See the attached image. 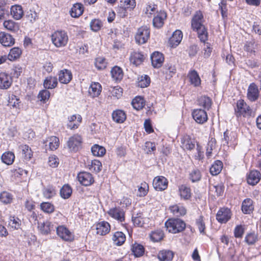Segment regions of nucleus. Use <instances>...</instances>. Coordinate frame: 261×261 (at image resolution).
<instances>
[{
	"label": "nucleus",
	"instance_id": "1",
	"mask_svg": "<svg viewBox=\"0 0 261 261\" xmlns=\"http://www.w3.org/2000/svg\"><path fill=\"white\" fill-rule=\"evenodd\" d=\"M204 19L202 12L196 11L191 20V28L194 31L197 32L200 41L205 42L207 40L208 33L203 25Z\"/></svg>",
	"mask_w": 261,
	"mask_h": 261
},
{
	"label": "nucleus",
	"instance_id": "2",
	"mask_svg": "<svg viewBox=\"0 0 261 261\" xmlns=\"http://www.w3.org/2000/svg\"><path fill=\"white\" fill-rule=\"evenodd\" d=\"M51 41L56 47L65 46L68 41V36L64 31H55L51 36Z\"/></svg>",
	"mask_w": 261,
	"mask_h": 261
},
{
	"label": "nucleus",
	"instance_id": "3",
	"mask_svg": "<svg viewBox=\"0 0 261 261\" xmlns=\"http://www.w3.org/2000/svg\"><path fill=\"white\" fill-rule=\"evenodd\" d=\"M165 226L169 232L176 233L184 230L186 224L181 219H170L166 222Z\"/></svg>",
	"mask_w": 261,
	"mask_h": 261
},
{
	"label": "nucleus",
	"instance_id": "4",
	"mask_svg": "<svg viewBox=\"0 0 261 261\" xmlns=\"http://www.w3.org/2000/svg\"><path fill=\"white\" fill-rule=\"evenodd\" d=\"M150 30L147 26L139 28L135 35V40L139 44L146 43L150 37Z\"/></svg>",
	"mask_w": 261,
	"mask_h": 261
},
{
	"label": "nucleus",
	"instance_id": "5",
	"mask_svg": "<svg viewBox=\"0 0 261 261\" xmlns=\"http://www.w3.org/2000/svg\"><path fill=\"white\" fill-rule=\"evenodd\" d=\"M82 138L78 134L74 135L69 138L67 144L68 149L71 152H77L81 147Z\"/></svg>",
	"mask_w": 261,
	"mask_h": 261
},
{
	"label": "nucleus",
	"instance_id": "6",
	"mask_svg": "<svg viewBox=\"0 0 261 261\" xmlns=\"http://www.w3.org/2000/svg\"><path fill=\"white\" fill-rule=\"evenodd\" d=\"M237 116L246 117L251 115V110L244 100L240 99L237 101V108L235 109Z\"/></svg>",
	"mask_w": 261,
	"mask_h": 261
},
{
	"label": "nucleus",
	"instance_id": "7",
	"mask_svg": "<svg viewBox=\"0 0 261 261\" xmlns=\"http://www.w3.org/2000/svg\"><path fill=\"white\" fill-rule=\"evenodd\" d=\"M57 235L63 240L72 241L74 239L73 234L65 226H59L56 228Z\"/></svg>",
	"mask_w": 261,
	"mask_h": 261
},
{
	"label": "nucleus",
	"instance_id": "8",
	"mask_svg": "<svg viewBox=\"0 0 261 261\" xmlns=\"http://www.w3.org/2000/svg\"><path fill=\"white\" fill-rule=\"evenodd\" d=\"M107 213L109 216L116 220L119 222H122L124 221V212L120 207L111 208L108 211Z\"/></svg>",
	"mask_w": 261,
	"mask_h": 261
},
{
	"label": "nucleus",
	"instance_id": "9",
	"mask_svg": "<svg viewBox=\"0 0 261 261\" xmlns=\"http://www.w3.org/2000/svg\"><path fill=\"white\" fill-rule=\"evenodd\" d=\"M192 116L195 121L199 124H203L207 121L208 117L205 110L201 109L194 110Z\"/></svg>",
	"mask_w": 261,
	"mask_h": 261
},
{
	"label": "nucleus",
	"instance_id": "10",
	"mask_svg": "<svg viewBox=\"0 0 261 261\" xmlns=\"http://www.w3.org/2000/svg\"><path fill=\"white\" fill-rule=\"evenodd\" d=\"M231 213L228 208H220L216 215V219L221 223H226L231 218Z\"/></svg>",
	"mask_w": 261,
	"mask_h": 261
},
{
	"label": "nucleus",
	"instance_id": "11",
	"mask_svg": "<svg viewBox=\"0 0 261 261\" xmlns=\"http://www.w3.org/2000/svg\"><path fill=\"white\" fill-rule=\"evenodd\" d=\"M77 178L79 182L84 186H89L94 181L92 175L87 172H82L79 173Z\"/></svg>",
	"mask_w": 261,
	"mask_h": 261
},
{
	"label": "nucleus",
	"instance_id": "12",
	"mask_svg": "<svg viewBox=\"0 0 261 261\" xmlns=\"http://www.w3.org/2000/svg\"><path fill=\"white\" fill-rule=\"evenodd\" d=\"M168 181L164 176L155 177L153 180V186L157 191H163L167 188Z\"/></svg>",
	"mask_w": 261,
	"mask_h": 261
},
{
	"label": "nucleus",
	"instance_id": "13",
	"mask_svg": "<svg viewBox=\"0 0 261 261\" xmlns=\"http://www.w3.org/2000/svg\"><path fill=\"white\" fill-rule=\"evenodd\" d=\"M167 18V14L164 11L156 12L153 19V25L157 29L161 28L164 24V21Z\"/></svg>",
	"mask_w": 261,
	"mask_h": 261
},
{
	"label": "nucleus",
	"instance_id": "14",
	"mask_svg": "<svg viewBox=\"0 0 261 261\" xmlns=\"http://www.w3.org/2000/svg\"><path fill=\"white\" fill-rule=\"evenodd\" d=\"M13 82L12 76L4 72L0 73V89H7L10 87Z\"/></svg>",
	"mask_w": 261,
	"mask_h": 261
},
{
	"label": "nucleus",
	"instance_id": "15",
	"mask_svg": "<svg viewBox=\"0 0 261 261\" xmlns=\"http://www.w3.org/2000/svg\"><path fill=\"white\" fill-rule=\"evenodd\" d=\"M243 49L247 53L248 56H255L258 51V44L253 40L247 41Z\"/></svg>",
	"mask_w": 261,
	"mask_h": 261
},
{
	"label": "nucleus",
	"instance_id": "16",
	"mask_svg": "<svg viewBox=\"0 0 261 261\" xmlns=\"http://www.w3.org/2000/svg\"><path fill=\"white\" fill-rule=\"evenodd\" d=\"M67 127L70 129H77L82 121V117L79 114H74L68 117Z\"/></svg>",
	"mask_w": 261,
	"mask_h": 261
},
{
	"label": "nucleus",
	"instance_id": "17",
	"mask_svg": "<svg viewBox=\"0 0 261 261\" xmlns=\"http://www.w3.org/2000/svg\"><path fill=\"white\" fill-rule=\"evenodd\" d=\"M196 142L189 136H184L181 139V147L185 150H192L195 148Z\"/></svg>",
	"mask_w": 261,
	"mask_h": 261
},
{
	"label": "nucleus",
	"instance_id": "18",
	"mask_svg": "<svg viewBox=\"0 0 261 261\" xmlns=\"http://www.w3.org/2000/svg\"><path fill=\"white\" fill-rule=\"evenodd\" d=\"M95 229L97 234L105 236L110 232L111 226L108 222L103 221L96 223Z\"/></svg>",
	"mask_w": 261,
	"mask_h": 261
},
{
	"label": "nucleus",
	"instance_id": "19",
	"mask_svg": "<svg viewBox=\"0 0 261 261\" xmlns=\"http://www.w3.org/2000/svg\"><path fill=\"white\" fill-rule=\"evenodd\" d=\"M182 33L180 30H176L175 31L169 40L171 47L174 48L178 46L182 39Z\"/></svg>",
	"mask_w": 261,
	"mask_h": 261
},
{
	"label": "nucleus",
	"instance_id": "20",
	"mask_svg": "<svg viewBox=\"0 0 261 261\" xmlns=\"http://www.w3.org/2000/svg\"><path fill=\"white\" fill-rule=\"evenodd\" d=\"M152 65L154 68H160L162 66L164 61L163 55L158 51H155L151 56Z\"/></svg>",
	"mask_w": 261,
	"mask_h": 261
},
{
	"label": "nucleus",
	"instance_id": "21",
	"mask_svg": "<svg viewBox=\"0 0 261 261\" xmlns=\"http://www.w3.org/2000/svg\"><path fill=\"white\" fill-rule=\"evenodd\" d=\"M43 143L45 144L46 147H48V149L50 150L54 151L56 150L59 146V139L56 136H50L47 138L44 141Z\"/></svg>",
	"mask_w": 261,
	"mask_h": 261
},
{
	"label": "nucleus",
	"instance_id": "22",
	"mask_svg": "<svg viewBox=\"0 0 261 261\" xmlns=\"http://www.w3.org/2000/svg\"><path fill=\"white\" fill-rule=\"evenodd\" d=\"M0 43L4 46L9 47L14 44L15 39L10 34L1 32Z\"/></svg>",
	"mask_w": 261,
	"mask_h": 261
},
{
	"label": "nucleus",
	"instance_id": "23",
	"mask_svg": "<svg viewBox=\"0 0 261 261\" xmlns=\"http://www.w3.org/2000/svg\"><path fill=\"white\" fill-rule=\"evenodd\" d=\"M102 90L101 85L98 82H92L88 89V94L92 98L98 97Z\"/></svg>",
	"mask_w": 261,
	"mask_h": 261
},
{
	"label": "nucleus",
	"instance_id": "24",
	"mask_svg": "<svg viewBox=\"0 0 261 261\" xmlns=\"http://www.w3.org/2000/svg\"><path fill=\"white\" fill-rule=\"evenodd\" d=\"M259 96L257 86L254 83H251L248 89L247 97L251 101H255Z\"/></svg>",
	"mask_w": 261,
	"mask_h": 261
},
{
	"label": "nucleus",
	"instance_id": "25",
	"mask_svg": "<svg viewBox=\"0 0 261 261\" xmlns=\"http://www.w3.org/2000/svg\"><path fill=\"white\" fill-rule=\"evenodd\" d=\"M178 192L180 198L185 200L189 199L192 196L190 188L185 185L178 186Z\"/></svg>",
	"mask_w": 261,
	"mask_h": 261
},
{
	"label": "nucleus",
	"instance_id": "26",
	"mask_svg": "<svg viewBox=\"0 0 261 261\" xmlns=\"http://www.w3.org/2000/svg\"><path fill=\"white\" fill-rule=\"evenodd\" d=\"M188 77L189 79V81L191 84L193 85L195 87H198L201 84V80L195 70H190L188 74Z\"/></svg>",
	"mask_w": 261,
	"mask_h": 261
},
{
	"label": "nucleus",
	"instance_id": "27",
	"mask_svg": "<svg viewBox=\"0 0 261 261\" xmlns=\"http://www.w3.org/2000/svg\"><path fill=\"white\" fill-rule=\"evenodd\" d=\"M254 210L253 200L250 198L244 199L242 204V211L244 214H250Z\"/></svg>",
	"mask_w": 261,
	"mask_h": 261
},
{
	"label": "nucleus",
	"instance_id": "28",
	"mask_svg": "<svg viewBox=\"0 0 261 261\" xmlns=\"http://www.w3.org/2000/svg\"><path fill=\"white\" fill-rule=\"evenodd\" d=\"M10 13L12 17L15 20L20 19L24 14L22 7L18 5L11 7Z\"/></svg>",
	"mask_w": 261,
	"mask_h": 261
},
{
	"label": "nucleus",
	"instance_id": "29",
	"mask_svg": "<svg viewBox=\"0 0 261 261\" xmlns=\"http://www.w3.org/2000/svg\"><path fill=\"white\" fill-rule=\"evenodd\" d=\"M173 256V252L170 250H161L158 254V258L160 261H171Z\"/></svg>",
	"mask_w": 261,
	"mask_h": 261
},
{
	"label": "nucleus",
	"instance_id": "30",
	"mask_svg": "<svg viewBox=\"0 0 261 261\" xmlns=\"http://www.w3.org/2000/svg\"><path fill=\"white\" fill-rule=\"evenodd\" d=\"M260 179V173L257 170L251 171L247 176V182L251 185H255Z\"/></svg>",
	"mask_w": 261,
	"mask_h": 261
},
{
	"label": "nucleus",
	"instance_id": "31",
	"mask_svg": "<svg viewBox=\"0 0 261 261\" xmlns=\"http://www.w3.org/2000/svg\"><path fill=\"white\" fill-rule=\"evenodd\" d=\"M72 77L70 71L67 69L61 70L59 73V81L62 84H68L71 80Z\"/></svg>",
	"mask_w": 261,
	"mask_h": 261
},
{
	"label": "nucleus",
	"instance_id": "32",
	"mask_svg": "<svg viewBox=\"0 0 261 261\" xmlns=\"http://www.w3.org/2000/svg\"><path fill=\"white\" fill-rule=\"evenodd\" d=\"M143 55L140 52L133 51L130 54L129 61L131 63L137 66L140 65L143 61Z\"/></svg>",
	"mask_w": 261,
	"mask_h": 261
},
{
	"label": "nucleus",
	"instance_id": "33",
	"mask_svg": "<svg viewBox=\"0 0 261 261\" xmlns=\"http://www.w3.org/2000/svg\"><path fill=\"white\" fill-rule=\"evenodd\" d=\"M169 209L173 215L177 217L185 215L187 211L185 207L180 204H174L170 206Z\"/></svg>",
	"mask_w": 261,
	"mask_h": 261
},
{
	"label": "nucleus",
	"instance_id": "34",
	"mask_svg": "<svg viewBox=\"0 0 261 261\" xmlns=\"http://www.w3.org/2000/svg\"><path fill=\"white\" fill-rule=\"evenodd\" d=\"M112 118L117 123H122L126 119V114L120 110L114 111L112 113Z\"/></svg>",
	"mask_w": 261,
	"mask_h": 261
},
{
	"label": "nucleus",
	"instance_id": "35",
	"mask_svg": "<svg viewBox=\"0 0 261 261\" xmlns=\"http://www.w3.org/2000/svg\"><path fill=\"white\" fill-rule=\"evenodd\" d=\"M112 240L116 245L121 246L125 241V235L121 231H117L113 234Z\"/></svg>",
	"mask_w": 261,
	"mask_h": 261
},
{
	"label": "nucleus",
	"instance_id": "36",
	"mask_svg": "<svg viewBox=\"0 0 261 261\" xmlns=\"http://www.w3.org/2000/svg\"><path fill=\"white\" fill-rule=\"evenodd\" d=\"M84 11L83 5L80 3L74 4L70 11V15L72 17L76 18L81 16Z\"/></svg>",
	"mask_w": 261,
	"mask_h": 261
},
{
	"label": "nucleus",
	"instance_id": "37",
	"mask_svg": "<svg viewBox=\"0 0 261 261\" xmlns=\"http://www.w3.org/2000/svg\"><path fill=\"white\" fill-rule=\"evenodd\" d=\"M3 25L6 29L12 32H17L19 30L18 23L12 20H5L3 23Z\"/></svg>",
	"mask_w": 261,
	"mask_h": 261
},
{
	"label": "nucleus",
	"instance_id": "38",
	"mask_svg": "<svg viewBox=\"0 0 261 261\" xmlns=\"http://www.w3.org/2000/svg\"><path fill=\"white\" fill-rule=\"evenodd\" d=\"M198 105L208 110L211 108L212 101L211 99L205 96H201L198 100Z\"/></svg>",
	"mask_w": 261,
	"mask_h": 261
},
{
	"label": "nucleus",
	"instance_id": "39",
	"mask_svg": "<svg viewBox=\"0 0 261 261\" xmlns=\"http://www.w3.org/2000/svg\"><path fill=\"white\" fill-rule=\"evenodd\" d=\"M57 79L54 76L47 77L43 83L44 87L46 89H54L57 87Z\"/></svg>",
	"mask_w": 261,
	"mask_h": 261
},
{
	"label": "nucleus",
	"instance_id": "40",
	"mask_svg": "<svg viewBox=\"0 0 261 261\" xmlns=\"http://www.w3.org/2000/svg\"><path fill=\"white\" fill-rule=\"evenodd\" d=\"M19 148L22 151L23 158L26 161H29L33 156V151L31 148L27 145H21Z\"/></svg>",
	"mask_w": 261,
	"mask_h": 261
},
{
	"label": "nucleus",
	"instance_id": "41",
	"mask_svg": "<svg viewBox=\"0 0 261 261\" xmlns=\"http://www.w3.org/2000/svg\"><path fill=\"white\" fill-rule=\"evenodd\" d=\"M223 163L219 160L216 161L211 166L210 171L213 175H218L222 170Z\"/></svg>",
	"mask_w": 261,
	"mask_h": 261
},
{
	"label": "nucleus",
	"instance_id": "42",
	"mask_svg": "<svg viewBox=\"0 0 261 261\" xmlns=\"http://www.w3.org/2000/svg\"><path fill=\"white\" fill-rule=\"evenodd\" d=\"M131 250L135 257H140L142 256L144 253V247L137 243H134L131 248Z\"/></svg>",
	"mask_w": 261,
	"mask_h": 261
},
{
	"label": "nucleus",
	"instance_id": "43",
	"mask_svg": "<svg viewBox=\"0 0 261 261\" xmlns=\"http://www.w3.org/2000/svg\"><path fill=\"white\" fill-rule=\"evenodd\" d=\"M150 240L153 242L161 241L164 237V233L162 230L157 229L152 231L149 234Z\"/></svg>",
	"mask_w": 261,
	"mask_h": 261
},
{
	"label": "nucleus",
	"instance_id": "44",
	"mask_svg": "<svg viewBox=\"0 0 261 261\" xmlns=\"http://www.w3.org/2000/svg\"><path fill=\"white\" fill-rule=\"evenodd\" d=\"M72 193V189L69 185H64L60 189V196L64 199L69 198L71 196Z\"/></svg>",
	"mask_w": 261,
	"mask_h": 261
},
{
	"label": "nucleus",
	"instance_id": "45",
	"mask_svg": "<svg viewBox=\"0 0 261 261\" xmlns=\"http://www.w3.org/2000/svg\"><path fill=\"white\" fill-rule=\"evenodd\" d=\"M53 225L49 221H45L38 223V228L43 234L48 233L53 228Z\"/></svg>",
	"mask_w": 261,
	"mask_h": 261
},
{
	"label": "nucleus",
	"instance_id": "46",
	"mask_svg": "<svg viewBox=\"0 0 261 261\" xmlns=\"http://www.w3.org/2000/svg\"><path fill=\"white\" fill-rule=\"evenodd\" d=\"M132 105L134 109L140 110L144 107L145 102L142 97L137 96L132 100Z\"/></svg>",
	"mask_w": 261,
	"mask_h": 261
},
{
	"label": "nucleus",
	"instance_id": "47",
	"mask_svg": "<svg viewBox=\"0 0 261 261\" xmlns=\"http://www.w3.org/2000/svg\"><path fill=\"white\" fill-rule=\"evenodd\" d=\"M111 72L112 76L114 80L120 81L122 79L123 72L120 67L115 66L112 69Z\"/></svg>",
	"mask_w": 261,
	"mask_h": 261
},
{
	"label": "nucleus",
	"instance_id": "48",
	"mask_svg": "<svg viewBox=\"0 0 261 261\" xmlns=\"http://www.w3.org/2000/svg\"><path fill=\"white\" fill-rule=\"evenodd\" d=\"M91 152L94 156H102L106 153V149L102 146L95 144L91 147Z\"/></svg>",
	"mask_w": 261,
	"mask_h": 261
},
{
	"label": "nucleus",
	"instance_id": "49",
	"mask_svg": "<svg viewBox=\"0 0 261 261\" xmlns=\"http://www.w3.org/2000/svg\"><path fill=\"white\" fill-rule=\"evenodd\" d=\"M21 54V50L19 48L13 47L8 55V59L11 61H14L20 57Z\"/></svg>",
	"mask_w": 261,
	"mask_h": 261
},
{
	"label": "nucleus",
	"instance_id": "50",
	"mask_svg": "<svg viewBox=\"0 0 261 261\" xmlns=\"http://www.w3.org/2000/svg\"><path fill=\"white\" fill-rule=\"evenodd\" d=\"M88 167L92 172L98 173L101 170L102 165L99 161L94 160L91 161L90 164L88 165Z\"/></svg>",
	"mask_w": 261,
	"mask_h": 261
},
{
	"label": "nucleus",
	"instance_id": "51",
	"mask_svg": "<svg viewBox=\"0 0 261 261\" xmlns=\"http://www.w3.org/2000/svg\"><path fill=\"white\" fill-rule=\"evenodd\" d=\"M1 159L3 163L7 165H11L14 162L15 156L13 153L7 152L2 155Z\"/></svg>",
	"mask_w": 261,
	"mask_h": 261
},
{
	"label": "nucleus",
	"instance_id": "52",
	"mask_svg": "<svg viewBox=\"0 0 261 261\" xmlns=\"http://www.w3.org/2000/svg\"><path fill=\"white\" fill-rule=\"evenodd\" d=\"M132 221L135 226L138 227H142L144 223V218L142 213H137L135 215L132 216Z\"/></svg>",
	"mask_w": 261,
	"mask_h": 261
},
{
	"label": "nucleus",
	"instance_id": "53",
	"mask_svg": "<svg viewBox=\"0 0 261 261\" xmlns=\"http://www.w3.org/2000/svg\"><path fill=\"white\" fill-rule=\"evenodd\" d=\"M150 83V77L147 75H141L138 78V85L141 88L148 87Z\"/></svg>",
	"mask_w": 261,
	"mask_h": 261
},
{
	"label": "nucleus",
	"instance_id": "54",
	"mask_svg": "<svg viewBox=\"0 0 261 261\" xmlns=\"http://www.w3.org/2000/svg\"><path fill=\"white\" fill-rule=\"evenodd\" d=\"M13 196L8 192L4 191L0 193V201L4 204H9L12 202Z\"/></svg>",
	"mask_w": 261,
	"mask_h": 261
},
{
	"label": "nucleus",
	"instance_id": "55",
	"mask_svg": "<svg viewBox=\"0 0 261 261\" xmlns=\"http://www.w3.org/2000/svg\"><path fill=\"white\" fill-rule=\"evenodd\" d=\"M157 7L154 4H149L146 6V8L144 10V12L146 15L148 17H151L152 15H155L156 12Z\"/></svg>",
	"mask_w": 261,
	"mask_h": 261
},
{
	"label": "nucleus",
	"instance_id": "56",
	"mask_svg": "<svg viewBox=\"0 0 261 261\" xmlns=\"http://www.w3.org/2000/svg\"><path fill=\"white\" fill-rule=\"evenodd\" d=\"M95 67L99 70L105 69L107 65L106 59L103 57H97L95 61Z\"/></svg>",
	"mask_w": 261,
	"mask_h": 261
},
{
	"label": "nucleus",
	"instance_id": "57",
	"mask_svg": "<svg viewBox=\"0 0 261 261\" xmlns=\"http://www.w3.org/2000/svg\"><path fill=\"white\" fill-rule=\"evenodd\" d=\"M190 179L192 182L198 181L201 178L200 171L198 169H194L190 173Z\"/></svg>",
	"mask_w": 261,
	"mask_h": 261
},
{
	"label": "nucleus",
	"instance_id": "58",
	"mask_svg": "<svg viewBox=\"0 0 261 261\" xmlns=\"http://www.w3.org/2000/svg\"><path fill=\"white\" fill-rule=\"evenodd\" d=\"M41 209L46 213H51L55 210L53 204L48 202H42L40 204Z\"/></svg>",
	"mask_w": 261,
	"mask_h": 261
},
{
	"label": "nucleus",
	"instance_id": "59",
	"mask_svg": "<svg viewBox=\"0 0 261 261\" xmlns=\"http://www.w3.org/2000/svg\"><path fill=\"white\" fill-rule=\"evenodd\" d=\"M102 25V22L98 19H93L90 23L91 29L94 32L100 30Z\"/></svg>",
	"mask_w": 261,
	"mask_h": 261
},
{
	"label": "nucleus",
	"instance_id": "60",
	"mask_svg": "<svg viewBox=\"0 0 261 261\" xmlns=\"http://www.w3.org/2000/svg\"><path fill=\"white\" fill-rule=\"evenodd\" d=\"M135 0H121L120 5L127 9L132 10L136 7Z\"/></svg>",
	"mask_w": 261,
	"mask_h": 261
},
{
	"label": "nucleus",
	"instance_id": "61",
	"mask_svg": "<svg viewBox=\"0 0 261 261\" xmlns=\"http://www.w3.org/2000/svg\"><path fill=\"white\" fill-rule=\"evenodd\" d=\"M216 140L214 138H211L207 143L206 154L207 156L211 155L212 150L215 148Z\"/></svg>",
	"mask_w": 261,
	"mask_h": 261
},
{
	"label": "nucleus",
	"instance_id": "62",
	"mask_svg": "<svg viewBox=\"0 0 261 261\" xmlns=\"http://www.w3.org/2000/svg\"><path fill=\"white\" fill-rule=\"evenodd\" d=\"M20 102L19 99L17 98L15 95H12L9 97L8 100V105L10 107L19 108L20 106Z\"/></svg>",
	"mask_w": 261,
	"mask_h": 261
},
{
	"label": "nucleus",
	"instance_id": "63",
	"mask_svg": "<svg viewBox=\"0 0 261 261\" xmlns=\"http://www.w3.org/2000/svg\"><path fill=\"white\" fill-rule=\"evenodd\" d=\"M21 225V221L18 218L14 217H11L9 221V225L15 229H18L20 228Z\"/></svg>",
	"mask_w": 261,
	"mask_h": 261
},
{
	"label": "nucleus",
	"instance_id": "64",
	"mask_svg": "<svg viewBox=\"0 0 261 261\" xmlns=\"http://www.w3.org/2000/svg\"><path fill=\"white\" fill-rule=\"evenodd\" d=\"M50 95V92L48 90L45 89L40 91L38 97L41 101L45 103L47 100H48Z\"/></svg>",
	"mask_w": 261,
	"mask_h": 261
}]
</instances>
